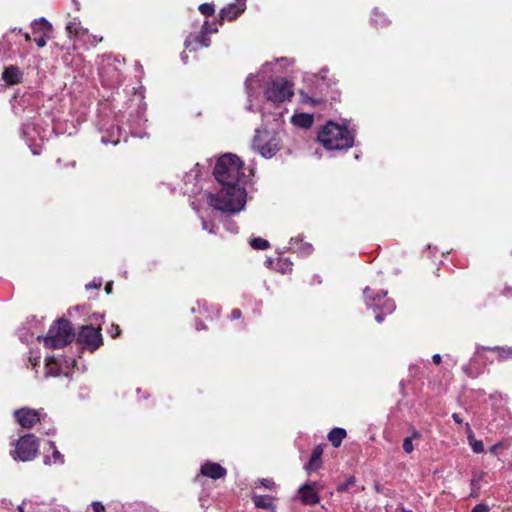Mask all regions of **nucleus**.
Here are the masks:
<instances>
[{"instance_id":"obj_11","label":"nucleus","mask_w":512,"mask_h":512,"mask_svg":"<svg viewBox=\"0 0 512 512\" xmlns=\"http://www.w3.org/2000/svg\"><path fill=\"white\" fill-rule=\"evenodd\" d=\"M245 9V3L241 1H237L235 4H231L228 7H225L221 10L220 16L222 19H227L232 21L236 19L240 13H242Z\"/></svg>"},{"instance_id":"obj_35","label":"nucleus","mask_w":512,"mask_h":512,"mask_svg":"<svg viewBox=\"0 0 512 512\" xmlns=\"http://www.w3.org/2000/svg\"><path fill=\"white\" fill-rule=\"evenodd\" d=\"M242 313L239 309H234L231 312V318L232 319H239L241 317Z\"/></svg>"},{"instance_id":"obj_19","label":"nucleus","mask_w":512,"mask_h":512,"mask_svg":"<svg viewBox=\"0 0 512 512\" xmlns=\"http://www.w3.org/2000/svg\"><path fill=\"white\" fill-rule=\"evenodd\" d=\"M253 502L258 508L269 509L272 507L271 498L268 496L254 495Z\"/></svg>"},{"instance_id":"obj_9","label":"nucleus","mask_w":512,"mask_h":512,"mask_svg":"<svg viewBox=\"0 0 512 512\" xmlns=\"http://www.w3.org/2000/svg\"><path fill=\"white\" fill-rule=\"evenodd\" d=\"M317 485V482H309L299 488L298 493L303 504L315 505L319 502L320 498L316 491Z\"/></svg>"},{"instance_id":"obj_42","label":"nucleus","mask_w":512,"mask_h":512,"mask_svg":"<svg viewBox=\"0 0 512 512\" xmlns=\"http://www.w3.org/2000/svg\"><path fill=\"white\" fill-rule=\"evenodd\" d=\"M106 292L109 294L112 290V282H108L105 286Z\"/></svg>"},{"instance_id":"obj_23","label":"nucleus","mask_w":512,"mask_h":512,"mask_svg":"<svg viewBox=\"0 0 512 512\" xmlns=\"http://www.w3.org/2000/svg\"><path fill=\"white\" fill-rule=\"evenodd\" d=\"M33 27L36 29V28H39L45 32H50L51 29H52V26L51 24L44 18H41L39 19L38 21H35L34 24H33Z\"/></svg>"},{"instance_id":"obj_6","label":"nucleus","mask_w":512,"mask_h":512,"mask_svg":"<svg viewBox=\"0 0 512 512\" xmlns=\"http://www.w3.org/2000/svg\"><path fill=\"white\" fill-rule=\"evenodd\" d=\"M38 447V441L35 436L27 434L18 440L13 456L21 461H30L36 457Z\"/></svg>"},{"instance_id":"obj_26","label":"nucleus","mask_w":512,"mask_h":512,"mask_svg":"<svg viewBox=\"0 0 512 512\" xmlns=\"http://www.w3.org/2000/svg\"><path fill=\"white\" fill-rule=\"evenodd\" d=\"M494 350L499 351L501 358H504V359L512 358V348L504 349V348L496 347V348H494Z\"/></svg>"},{"instance_id":"obj_4","label":"nucleus","mask_w":512,"mask_h":512,"mask_svg":"<svg viewBox=\"0 0 512 512\" xmlns=\"http://www.w3.org/2000/svg\"><path fill=\"white\" fill-rule=\"evenodd\" d=\"M252 145L262 156L272 157L280 149V138L274 131L258 129Z\"/></svg>"},{"instance_id":"obj_40","label":"nucleus","mask_w":512,"mask_h":512,"mask_svg":"<svg viewBox=\"0 0 512 512\" xmlns=\"http://www.w3.org/2000/svg\"><path fill=\"white\" fill-rule=\"evenodd\" d=\"M251 80H252V76L250 75V76L246 79V81H245L246 88H247V90H249V91H250Z\"/></svg>"},{"instance_id":"obj_17","label":"nucleus","mask_w":512,"mask_h":512,"mask_svg":"<svg viewBox=\"0 0 512 512\" xmlns=\"http://www.w3.org/2000/svg\"><path fill=\"white\" fill-rule=\"evenodd\" d=\"M292 121L295 125L302 128H309L313 124V116L305 113L294 115Z\"/></svg>"},{"instance_id":"obj_31","label":"nucleus","mask_w":512,"mask_h":512,"mask_svg":"<svg viewBox=\"0 0 512 512\" xmlns=\"http://www.w3.org/2000/svg\"><path fill=\"white\" fill-rule=\"evenodd\" d=\"M100 286H101L100 280H98V281L93 280L90 283L86 284V289L99 288Z\"/></svg>"},{"instance_id":"obj_5","label":"nucleus","mask_w":512,"mask_h":512,"mask_svg":"<svg viewBox=\"0 0 512 512\" xmlns=\"http://www.w3.org/2000/svg\"><path fill=\"white\" fill-rule=\"evenodd\" d=\"M265 94L268 100L282 103L292 97L293 91L290 83L285 78L279 77L269 84Z\"/></svg>"},{"instance_id":"obj_41","label":"nucleus","mask_w":512,"mask_h":512,"mask_svg":"<svg viewBox=\"0 0 512 512\" xmlns=\"http://www.w3.org/2000/svg\"><path fill=\"white\" fill-rule=\"evenodd\" d=\"M463 371L470 377H472V372L469 366H464Z\"/></svg>"},{"instance_id":"obj_46","label":"nucleus","mask_w":512,"mask_h":512,"mask_svg":"<svg viewBox=\"0 0 512 512\" xmlns=\"http://www.w3.org/2000/svg\"><path fill=\"white\" fill-rule=\"evenodd\" d=\"M19 512H24L23 508L21 506L18 507Z\"/></svg>"},{"instance_id":"obj_18","label":"nucleus","mask_w":512,"mask_h":512,"mask_svg":"<svg viewBox=\"0 0 512 512\" xmlns=\"http://www.w3.org/2000/svg\"><path fill=\"white\" fill-rule=\"evenodd\" d=\"M50 448L52 449V456H46L45 457V463L46 464H56L64 463V456L57 450L55 444L53 442H50Z\"/></svg>"},{"instance_id":"obj_33","label":"nucleus","mask_w":512,"mask_h":512,"mask_svg":"<svg viewBox=\"0 0 512 512\" xmlns=\"http://www.w3.org/2000/svg\"><path fill=\"white\" fill-rule=\"evenodd\" d=\"M119 137H116V138H112V139H107L106 137H102L101 141L102 143L104 144H107V143H112V144H117L119 142Z\"/></svg>"},{"instance_id":"obj_28","label":"nucleus","mask_w":512,"mask_h":512,"mask_svg":"<svg viewBox=\"0 0 512 512\" xmlns=\"http://www.w3.org/2000/svg\"><path fill=\"white\" fill-rule=\"evenodd\" d=\"M91 506L94 512H105V507L101 502L95 501Z\"/></svg>"},{"instance_id":"obj_3","label":"nucleus","mask_w":512,"mask_h":512,"mask_svg":"<svg viewBox=\"0 0 512 512\" xmlns=\"http://www.w3.org/2000/svg\"><path fill=\"white\" fill-rule=\"evenodd\" d=\"M74 337L71 323L68 320L59 319L50 327L47 336L43 339L46 347L59 349L71 343Z\"/></svg>"},{"instance_id":"obj_2","label":"nucleus","mask_w":512,"mask_h":512,"mask_svg":"<svg viewBox=\"0 0 512 512\" xmlns=\"http://www.w3.org/2000/svg\"><path fill=\"white\" fill-rule=\"evenodd\" d=\"M318 141L328 150H346L353 145L354 136L345 127L330 121L319 131Z\"/></svg>"},{"instance_id":"obj_25","label":"nucleus","mask_w":512,"mask_h":512,"mask_svg":"<svg viewBox=\"0 0 512 512\" xmlns=\"http://www.w3.org/2000/svg\"><path fill=\"white\" fill-rule=\"evenodd\" d=\"M199 10L203 15H206V16H210L214 13V8L210 4L200 5Z\"/></svg>"},{"instance_id":"obj_39","label":"nucleus","mask_w":512,"mask_h":512,"mask_svg":"<svg viewBox=\"0 0 512 512\" xmlns=\"http://www.w3.org/2000/svg\"><path fill=\"white\" fill-rule=\"evenodd\" d=\"M452 418H453V420H454L456 423H458V424H461V423H462V419L460 418V416H459L457 413H454V414L452 415Z\"/></svg>"},{"instance_id":"obj_15","label":"nucleus","mask_w":512,"mask_h":512,"mask_svg":"<svg viewBox=\"0 0 512 512\" xmlns=\"http://www.w3.org/2000/svg\"><path fill=\"white\" fill-rule=\"evenodd\" d=\"M346 437V431L342 428H334L328 434V439L334 447H339Z\"/></svg>"},{"instance_id":"obj_24","label":"nucleus","mask_w":512,"mask_h":512,"mask_svg":"<svg viewBox=\"0 0 512 512\" xmlns=\"http://www.w3.org/2000/svg\"><path fill=\"white\" fill-rule=\"evenodd\" d=\"M355 484V477L350 476L346 482L339 484L337 487V491L342 493L348 491L349 487L353 486Z\"/></svg>"},{"instance_id":"obj_38","label":"nucleus","mask_w":512,"mask_h":512,"mask_svg":"<svg viewBox=\"0 0 512 512\" xmlns=\"http://www.w3.org/2000/svg\"><path fill=\"white\" fill-rule=\"evenodd\" d=\"M432 361L433 363H435L436 365H439L441 363V356L439 354H435L433 355L432 357Z\"/></svg>"},{"instance_id":"obj_44","label":"nucleus","mask_w":512,"mask_h":512,"mask_svg":"<svg viewBox=\"0 0 512 512\" xmlns=\"http://www.w3.org/2000/svg\"><path fill=\"white\" fill-rule=\"evenodd\" d=\"M364 295H365V297H369V288H366L364 290Z\"/></svg>"},{"instance_id":"obj_16","label":"nucleus","mask_w":512,"mask_h":512,"mask_svg":"<svg viewBox=\"0 0 512 512\" xmlns=\"http://www.w3.org/2000/svg\"><path fill=\"white\" fill-rule=\"evenodd\" d=\"M466 432H467L469 444H470L472 450L475 453H482L484 451L483 442L475 439L473 431L469 424H466Z\"/></svg>"},{"instance_id":"obj_13","label":"nucleus","mask_w":512,"mask_h":512,"mask_svg":"<svg viewBox=\"0 0 512 512\" xmlns=\"http://www.w3.org/2000/svg\"><path fill=\"white\" fill-rule=\"evenodd\" d=\"M322 454H323V448L320 445L314 448V450L312 451L310 460L307 463V465L305 466V468L308 472L316 471L321 467Z\"/></svg>"},{"instance_id":"obj_29","label":"nucleus","mask_w":512,"mask_h":512,"mask_svg":"<svg viewBox=\"0 0 512 512\" xmlns=\"http://www.w3.org/2000/svg\"><path fill=\"white\" fill-rule=\"evenodd\" d=\"M471 512H489V508L484 504H478L472 509Z\"/></svg>"},{"instance_id":"obj_36","label":"nucleus","mask_w":512,"mask_h":512,"mask_svg":"<svg viewBox=\"0 0 512 512\" xmlns=\"http://www.w3.org/2000/svg\"><path fill=\"white\" fill-rule=\"evenodd\" d=\"M261 484H262L264 487L269 488V489L274 485V483H273L272 481L267 480V479H263V480H261Z\"/></svg>"},{"instance_id":"obj_30","label":"nucleus","mask_w":512,"mask_h":512,"mask_svg":"<svg viewBox=\"0 0 512 512\" xmlns=\"http://www.w3.org/2000/svg\"><path fill=\"white\" fill-rule=\"evenodd\" d=\"M302 96V100L303 102H309L311 103L312 105H316L317 103H319L320 101L319 100H315L307 95H304L303 93L301 94Z\"/></svg>"},{"instance_id":"obj_10","label":"nucleus","mask_w":512,"mask_h":512,"mask_svg":"<svg viewBox=\"0 0 512 512\" xmlns=\"http://www.w3.org/2000/svg\"><path fill=\"white\" fill-rule=\"evenodd\" d=\"M200 472L202 475L207 476L211 479L223 478L227 471L218 463L207 462L201 466Z\"/></svg>"},{"instance_id":"obj_21","label":"nucleus","mask_w":512,"mask_h":512,"mask_svg":"<svg viewBox=\"0 0 512 512\" xmlns=\"http://www.w3.org/2000/svg\"><path fill=\"white\" fill-rule=\"evenodd\" d=\"M250 245L256 250H265L270 246L267 240L260 237L253 238Z\"/></svg>"},{"instance_id":"obj_7","label":"nucleus","mask_w":512,"mask_h":512,"mask_svg":"<svg viewBox=\"0 0 512 512\" xmlns=\"http://www.w3.org/2000/svg\"><path fill=\"white\" fill-rule=\"evenodd\" d=\"M77 341L91 351L96 350L102 344L100 329L92 326H84L77 336Z\"/></svg>"},{"instance_id":"obj_34","label":"nucleus","mask_w":512,"mask_h":512,"mask_svg":"<svg viewBox=\"0 0 512 512\" xmlns=\"http://www.w3.org/2000/svg\"><path fill=\"white\" fill-rule=\"evenodd\" d=\"M110 333H111V336H112L113 338H114V337H116V336H118V335H119V333H120L119 326L112 325V326H111V331H110Z\"/></svg>"},{"instance_id":"obj_14","label":"nucleus","mask_w":512,"mask_h":512,"mask_svg":"<svg viewBox=\"0 0 512 512\" xmlns=\"http://www.w3.org/2000/svg\"><path fill=\"white\" fill-rule=\"evenodd\" d=\"M206 31V28L205 26H203V34L201 35H195V36H192L190 35L186 41H185V45L187 48L191 47L192 46V43L193 41L197 44H199L200 46L202 47H208L210 45V39L207 38L205 35H204V32Z\"/></svg>"},{"instance_id":"obj_27","label":"nucleus","mask_w":512,"mask_h":512,"mask_svg":"<svg viewBox=\"0 0 512 512\" xmlns=\"http://www.w3.org/2000/svg\"><path fill=\"white\" fill-rule=\"evenodd\" d=\"M66 29L70 34H79L80 33V28L78 27V25L76 23H69L67 25Z\"/></svg>"},{"instance_id":"obj_43","label":"nucleus","mask_w":512,"mask_h":512,"mask_svg":"<svg viewBox=\"0 0 512 512\" xmlns=\"http://www.w3.org/2000/svg\"><path fill=\"white\" fill-rule=\"evenodd\" d=\"M376 321L377 322H382L383 321V315L382 314L376 315Z\"/></svg>"},{"instance_id":"obj_22","label":"nucleus","mask_w":512,"mask_h":512,"mask_svg":"<svg viewBox=\"0 0 512 512\" xmlns=\"http://www.w3.org/2000/svg\"><path fill=\"white\" fill-rule=\"evenodd\" d=\"M46 370L47 375L57 376L59 374V366L53 358L47 360Z\"/></svg>"},{"instance_id":"obj_45","label":"nucleus","mask_w":512,"mask_h":512,"mask_svg":"<svg viewBox=\"0 0 512 512\" xmlns=\"http://www.w3.org/2000/svg\"><path fill=\"white\" fill-rule=\"evenodd\" d=\"M25 39H26V41H30L31 40L30 35L28 33L25 34Z\"/></svg>"},{"instance_id":"obj_37","label":"nucleus","mask_w":512,"mask_h":512,"mask_svg":"<svg viewBox=\"0 0 512 512\" xmlns=\"http://www.w3.org/2000/svg\"><path fill=\"white\" fill-rule=\"evenodd\" d=\"M36 43L38 47H44L46 45V39L44 37H40L36 39Z\"/></svg>"},{"instance_id":"obj_8","label":"nucleus","mask_w":512,"mask_h":512,"mask_svg":"<svg viewBox=\"0 0 512 512\" xmlns=\"http://www.w3.org/2000/svg\"><path fill=\"white\" fill-rule=\"evenodd\" d=\"M14 416L19 425L30 429L40 421V414L37 410L30 408H21L14 412Z\"/></svg>"},{"instance_id":"obj_32","label":"nucleus","mask_w":512,"mask_h":512,"mask_svg":"<svg viewBox=\"0 0 512 512\" xmlns=\"http://www.w3.org/2000/svg\"><path fill=\"white\" fill-rule=\"evenodd\" d=\"M202 227L204 230H208L210 233H215V225H211L210 227L208 226V223L202 219Z\"/></svg>"},{"instance_id":"obj_12","label":"nucleus","mask_w":512,"mask_h":512,"mask_svg":"<svg viewBox=\"0 0 512 512\" xmlns=\"http://www.w3.org/2000/svg\"><path fill=\"white\" fill-rule=\"evenodd\" d=\"M23 73L22 71L14 65H11L7 67L3 74L2 79L8 84V85H15L22 81Z\"/></svg>"},{"instance_id":"obj_20","label":"nucleus","mask_w":512,"mask_h":512,"mask_svg":"<svg viewBox=\"0 0 512 512\" xmlns=\"http://www.w3.org/2000/svg\"><path fill=\"white\" fill-rule=\"evenodd\" d=\"M420 433L416 430L413 431L412 435L410 437H407L404 439L403 441V450L410 454L413 450H414V447H413V444H412V440L413 439H418L420 438Z\"/></svg>"},{"instance_id":"obj_1","label":"nucleus","mask_w":512,"mask_h":512,"mask_svg":"<svg viewBox=\"0 0 512 512\" xmlns=\"http://www.w3.org/2000/svg\"><path fill=\"white\" fill-rule=\"evenodd\" d=\"M216 180L222 185L216 195H210L209 204L222 212H239L245 205L246 191L239 185L244 177L243 163L235 154L222 155L213 170Z\"/></svg>"}]
</instances>
